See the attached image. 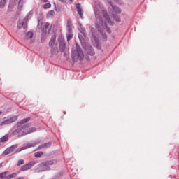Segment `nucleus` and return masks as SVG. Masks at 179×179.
Here are the masks:
<instances>
[{
    "label": "nucleus",
    "instance_id": "a878e982",
    "mask_svg": "<svg viewBox=\"0 0 179 179\" xmlns=\"http://www.w3.org/2000/svg\"><path fill=\"white\" fill-rule=\"evenodd\" d=\"M44 153L43 152L38 151L34 153L35 157H41L42 155H43Z\"/></svg>",
    "mask_w": 179,
    "mask_h": 179
},
{
    "label": "nucleus",
    "instance_id": "c85d7f7f",
    "mask_svg": "<svg viewBox=\"0 0 179 179\" xmlns=\"http://www.w3.org/2000/svg\"><path fill=\"white\" fill-rule=\"evenodd\" d=\"M72 37H73V34L72 33H69L67 34V41H69L72 39Z\"/></svg>",
    "mask_w": 179,
    "mask_h": 179
},
{
    "label": "nucleus",
    "instance_id": "c03bdc74",
    "mask_svg": "<svg viewBox=\"0 0 179 179\" xmlns=\"http://www.w3.org/2000/svg\"><path fill=\"white\" fill-rule=\"evenodd\" d=\"M71 2H72V1H73V0H70Z\"/></svg>",
    "mask_w": 179,
    "mask_h": 179
},
{
    "label": "nucleus",
    "instance_id": "1a4fd4ad",
    "mask_svg": "<svg viewBox=\"0 0 179 179\" xmlns=\"http://www.w3.org/2000/svg\"><path fill=\"white\" fill-rule=\"evenodd\" d=\"M34 164H36L35 162H30L29 163L22 166L20 170L21 171H26V170H30V169H31L32 166H34Z\"/></svg>",
    "mask_w": 179,
    "mask_h": 179
},
{
    "label": "nucleus",
    "instance_id": "79ce46f5",
    "mask_svg": "<svg viewBox=\"0 0 179 179\" xmlns=\"http://www.w3.org/2000/svg\"><path fill=\"white\" fill-rule=\"evenodd\" d=\"M1 114H2V111H0V115H1Z\"/></svg>",
    "mask_w": 179,
    "mask_h": 179
},
{
    "label": "nucleus",
    "instance_id": "37998d69",
    "mask_svg": "<svg viewBox=\"0 0 179 179\" xmlns=\"http://www.w3.org/2000/svg\"><path fill=\"white\" fill-rule=\"evenodd\" d=\"M116 2L118 1V0H115Z\"/></svg>",
    "mask_w": 179,
    "mask_h": 179
},
{
    "label": "nucleus",
    "instance_id": "4be33fe9",
    "mask_svg": "<svg viewBox=\"0 0 179 179\" xmlns=\"http://www.w3.org/2000/svg\"><path fill=\"white\" fill-rule=\"evenodd\" d=\"M112 17H113V19H114V20H115L116 22H117L118 23H120V22H121V17H120V16H118L117 15L112 14Z\"/></svg>",
    "mask_w": 179,
    "mask_h": 179
},
{
    "label": "nucleus",
    "instance_id": "b1692460",
    "mask_svg": "<svg viewBox=\"0 0 179 179\" xmlns=\"http://www.w3.org/2000/svg\"><path fill=\"white\" fill-rule=\"evenodd\" d=\"M55 163H57V161H55L54 159L46 161V164H48V167H49V166H52L53 164H55Z\"/></svg>",
    "mask_w": 179,
    "mask_h": 179
},
{
    "label": "nucleus",
    "instance_id": "f03ea898",
    "mask_svg": "<svg viewBox=\"0 0 179 179\" xmlns=\"http://www.w3.org/2000/svg\"><path fill=\"white\" fill-rule=\"evenodd\" d=\"M92 34V43L98 50L101 48V45H100V34L102 36V38L103 41H107V35L106 34H103V30L101 28H98V30L92 29L91 30Z\"/></svg>",
    "mask_w": 179,
    "mask_h": 179
},
{
    "label": "nucleus",
    "instance_id": "cd10ccee",
    "mask_svg": "<svg viewBox=\"0 0 179 179\" xmlns=\"http://www.w3.org/2000/svg\"><path fill=\"white\" fill-rule=\"evenodd\" d=\"M54 15H55V12H54V10H51L49 13H48L47 16L48 17H52Z\"/></svg>",
    "mask_w": 179,
    "mask_h": 179
},
{
    "label": "nucleus",
    "instance_id": "9b49d317",
    "mask_svg": "<svg viewBox=\"0 0 179 179\" xmlns=\"http://www.w3.org/2000/svg\"><path fill=\"white\" fill-rule=\"evenodd\" d=\"M50 27V24L47 23L45 26L43 27L41 29V38H45V35L47 34V30Z\"/></svg>",
    "mask_w": 179,
    "mask_h": 179
},
{
    "label": "nucleus",
    "instance_id": "0eeeda50",
    "mask_svg": "<svg viewBox=\"0 0 179 179\" xmlns=\"http://www.w3.org/2000/svg\"><path fill=\"white\" fill-rule=\"evenodd\" d=\"M38 167L39 169H36L38 173H41L43 171H48V170H50V166H48L46 162L39 164Z\"/></svg>",
    "mask_w": 179,
    "mask_h": 179
},
{
    "label": "nucleus",
    "instance_id": "ea45409f",
    "mask_svg": "<svg viewBox=\"0 0 179 179\" xmlns=\"http://www.w3.org/2000/svg\"><path fill=\"white\" fill-rule=\"evenodd\" d=\"M17 179H24V178L21 177V178H18Z\"/></svg>",
    "mask_w": 179,
    "mask_h": 179
},
{
    "label": "nucleus",
    "instance_id": "393cba45",
    "mask_svg": "<svg viewBox=\"0 0 179 179\" xmlns=\"http://www.w3.org/2000/svg\"><path fill=\"white\" fill-rule=\"evenodd\" d=\"M6 4V0H1L0 1V8L3 9V8H5Z\"/></svg>",
    "mask_w": 179,
    "mask_h": 179
},
{
    "label": "nucleus",
    "instance_id": "6ab92c4d",
    "mask_svg": "<svg viewBox=\"0 0 179 179\" xmlns=\"http://www.w3.org/2000/svg\"><path fill=\"white\" fill-rule=\"evenodd\" d=\"M9 141V135L6 134L5 136L0 138V143H5V142H8Z\"/></svg>",
    "mask_w": 179,
    "mask_h": 179
},
{
    "label": "nucleus",
    "instance_id": "423d86ee",
    "mask_svg": "<svg viewBox=\"0 0 179 179\" xmlns=\"http://www.w3.org/2000/svg\"><path fill=\"white\" fill-rule=\"evenodd\" d=\"M8 173L9 171H5L1 173H0V179H13L15 178L17 174L15 173H13L12 174L8 175Z\"/></svg>",
    "mask_w": 179,
    "mask_h": 179
},
{
    "label": "nucleus",
    "instance_id": "6e6552de",
    "mask_svg": "<svg viewBox=\"0 0 179 179\" xmlns=\"http://www.w3.org/2000/svg\"><path fill=\"white\" fill-rule=\"evenodd\" d=\"M37 143H27L25 146L22 147L20 149H18L15 151V153H20L22 150H26V149H30V148H34Z\"/></svg>",
    "mask_w": 179,
    "mask_h": 179
},
{
    "label": "nucleus",
    "instance_id": "72a5a7b5",
    "mask_svg": "<svg viewBox=\"0 0 179 179\" xmlns=\"http://www.w3.org/2000/svg\"><path fill=\"white\" fill-rule=\"evenodd\" d=\"M55 10L56 12H61V8L59 7V6H55Z\"/></svg>",
    "mask_w": 179,
    "mask_h": 179
},
{
    "label": "nucleus",
    "instance_id": "20e7f679",
    "mask_svg": "<svg viewBox=\"0 0 179 179\" xmlns=\"http://www.w3.org/2000/svg\"><path fill=\"white\" fill-rule=\"evenodd\" d=\"M85 55H83V51L79 46H76V48L72 50L71 52V58L73 62H76L77 61H83V58Z\"/></svg>",
    "mask_w": 179,
    "mask_h": 179
},
{
    "label": "nucleus",
    "instance_id": "7ed1b4c3",
    "mask_svg": "<svg viewBox=\"0 0 179 179\" xmlns=\"http://www.w3.org/2000/svg\"><path fill=\"white\" fill-rule=\"evenodd\" d=\"M101 10V9L100 8V6H98V7L95 6L94 8V12L96 17V26L97 29H100V27H103V29H104V30H106L107 33L110 34L111 33V29L108 28V26H107V23L103 22V17L100 15Z\"/></svg>",
    "mask_w": 179,
    "mask_h": 179
},
{
    "label": "nucleus",
    "instance_id": "4c0bfd02",
    "mask_svg": "<svg viewBox=\"0 0 179 179\" xmlns=\"http://www.w3.org/2000/svg\"><path fill=\"white\" fill-rule=\"evenodd\" d=\"M60 2H62V3H65V0H59Z\"/></svg>",
    "mask_w": 179,
    "mask_h": 179
},
{
    "label": "nucleus",
    "instance_id": "c9c22d12",
    "mask_svg": "<svg viewBox=\"0 0 179 179\" xmlns=\"http://www.w3.org/2000/svg\"><path fill=\"white\" fill-rule=\"evenodd\" d=\"M68 33H72V27H66Z\"/></svg>",
    "mask_w": 179,
    "mask_h": 179
},
{
    "label": "nucleus",
    "instance_id": "4468645a",
    "mask_svg": "<svg viewBox=\"0 0 179 179\" xmlns=\"http://www.w3.org/2000/svg\"><path fill=\"white\" fill-rule=\"evenodd\" d=\"M76 8L78 12V15H79V16L82 17V16H83V10L82 9V5L78 3L76 5Z\"/></svg>",
    "mask_w": 179,
    "mask_h": 179
},
{
    "label": "nucleus",
    "instance_id": "aec40b11",
    "mask_svg": "<svg viewBox=\"0 0 179 179\" xmlns=\"http://www.w3.org/2000/svg\"><path fill=\"white\" fill-rule=\"evenodd\" d=\"M47 148H51V143L48 142V143H45L44 144L41 145L38 147V149H47Z\"/></svg>",
    "mask_w": 179,
    "mask_h": 179
},
{
    "label": "nucleus",
    "instance_id": "e433bc0d",
    "mask_svg": "<svg viewBox=\"0 0 179 179\" xmlns=\"http://www.w3.org/2000/svg\"><path fill=\"white\" fill-rule=\"evenodd\" d=\"M41 1H42V2H44V3L48 2V0H41Z\"/></svg>",
    "mask_w": 179,
    "mask_h": 179
},
{
    "label": "nucleus",
    "instance_id": "2eb2a0df",
    "mask_svg": "<svg viewBox=\"0 0 179 179\" xmlns=\"http://www.w3.org/2000/svg\"><path fill=\"white\" fill-rule=\"evenodd\" d=\"M17 118H18L17 115H14V116L8 117L7 120H8L9 124H13V122H16V121H17Z\"/></svg>",
    "mask_w": 179,
    "mask_h": 179
},
{
    "label": "nucleus",
    "instance_id": "f3484780",
    "mask_svg": "<svg viewBox=\"0 0 179 179\" xmlns=\"http://www.w3.org/2000/svg\"><path fill=\"white\" fill-rule=\"evenodd\" d=\"M103 17L105 18L107 23H108V24H110V26H114V22L111 21V20L110 19V16H108V15L104 14Z\"/></svg>",
    "mask_w": 179,
    "mask_h": 179
},
{
    "label": "nucleus",
    "instance_id": "58836bf2",
    "mask_svg": "<svg viewBox=\"0 0 179 179\" xmlns=\"http://www.w3.org/2000/svg\"><path fill=\"white\" fill-rule=\"evenodd\" d=\"M3 164L0 163V169H1V167H3Z\"/></svg>",
    "mask_w": 179,
    "mask_h": 179
},
{
    "label": "nucleus",
    "instance_id": "bb28decb",
    "mask_svg": "<svg viewBox=\"0 0 179 179\" xmlns=\"http://www.w3.org/2000/svg\"><path fill=\"white\" fill-rule=\"evenodd\" d=\"M9 121L8 120V119H6V120L3 121L1 122L0 125L1 127H3L5 125H9Z\"/></svg>",
    "mask_w": 179,
    "mask_h": 179
},
{
    "label": "nucleus",
    "instance_id": "9d476101",
    "mask_svg": "<svg viewBox=\"0 0 179 179\" xmlns=\"http://www.w3.org/2000/svg\"><path fill=\"white\" fill-rule=\"evenodd\" d=\"M78 38L81 43L85 41V38H86V30L84 29H80V33L78 34Z\"/></svg>",
    "mask_w": 179,
    "mask_h": 179
},
{
    "label": "nucleus",
    "instance_id": "f257e3e1",
    "mask_svg": "<svg viewBox=\"0 0 179 179\" xmlns=\"http://www.w3.org/2000/svg\"><path fill=\"white\" fill-rule=\"evenodd\" d=\"M29 121L30 117H27L17 122V124L15 125L13 128L10 131V135L15 136V138H23V136H26V135H29V134L36 132V128H30V124L23 125Z\"/></svg>",
    "mask_w": 179,
    "mask_h": 179
},
{
    "label": "nucleus",
    "instance_id": "473e14b6",
    "mask_svg": "<svg viewBox=\"0 0 179 179\" xmlns=\"http://www.w3.org/2000/svg\"><path fill=\"white\" fill-rule=\"evenodd\" d=\"M21 164H24V160L19 159L17 162V166H21Z\"/></svg>",
    "mask_w": 179,
    "mask_h": 179
},
{
    "label": "nucleus",
    "instance_id": "dca6fc26",
    "mask_svg": "<svg viewBox=\"0 0 179 179\" xmlns=\"http://www.w3.org/2000/svg\"><path fill=\"white\" fill-rule=\"evenodd\" d=\"M59 45L60 52H64V51H65V48H66V45H65V42L59 41Z\"/></svg>",
    "mask_w": 179,
    "mask_h": 179
},
{
    "label": "nucleus",
    "instance_id": "a19ab883",
    "mask_svg": "<svg viewBox=\"0 0 179 179\" xmlns=\"http://www.w3.org/2000/svg\"><path fill=\"white\" fill-rule=\"evenodd\" d=\"M64 114H66V111H64Z\"/></svg>",
    "mask_w": 179,
    "mask_h": 179
},
{
    "label": "nucleus",
    "instance_id": "412c9836",
    "mask_svg": "<svg viewBox=\"0 0 179 179\" xmlns=\"http://www.w3.org/2000/svg\"><path fill=\"white\" fill-rule=\"evenodd\" d=\"M55 40H57V38L55 36H52L51 39L49 42V46L50 47H54V45L55 44Z\"/></svg>",
    "mask_w": 179,
    "mask_h": 179
},
{
    "label": "nucleus",
    "instance_id": "ddd939ff",
    "mask_svg": "<svg viewBox=\"0 0 179 179\" xmlns=\"http://www.w3.org/2000/svg\"><path fill=\"white\" fill-rule=\"evenodd\" d=\"M108 3L110 5V6H112L113 10L115 12V13H117V15L121 14V9H120V8H118L117 6H113L111 1H109Z\"/></svg>",
    "mask_w": 179,
    "mask_h": 179
},
{
    "label": "nucleus",
    "instance_id": "c756f323",
    "mask_svg": "<svg viewBox=\"0 0 179 179\" xmlns=\"http://www.w3.org/2000/svg\"><path fill=\"white\" fill-rule=\"evenodd\" d=\"M50 8H51V3H45L43 6V8H45V9H50Z\"/></svg>",
    "mask_w": 179,
    "mask_h": 179
},
{
    "label": "nucleus",
    "instance_id": "f704fd0d",
    "mask_svg": "<svg viewBox=\"0 0 179 179\" xmlns=\"http://www.w3.org/2000/svg\"><path fill=\"white\" fill-rule=\"evenodd\" d=\"M41 20H43V14H39L38 15V21L40 22Z\"/></svg>",
    "mask_w": 179,
    "mask_h": 179
},
{
    "label": "nucleus",
    "instance_id": "5701e85b",
    "mask_svg": "<svg viewBox=\"0 0 179 179\" xmlns=\"http://www.w3.org/2000/svg\"><path fill=\"white\" fill-rule=\"evenodd\" d=\"M33 32L29 31L26 34L25 38L26 40H30L31 38H33Z\"/></svg>",
    "mask_w": 179,
    "mask_h": 179
},
{
    "label": "nucleus",
    "instance_id": "2f4dec72",
    "mask_svg": "<svg viewBox=\"0 0 179 179\" xmlns=\"http://www.w3.org/2000/svg\"><path fill=\"white\" fill-rule=\"evenodd\" d=\"M43 27V20L38 21V29H41Z\"/></svg>",
    "mask_w": 179,
    "mask_h": 179
},
{
    "label": "nucleus",
    "instance_id": "a211bd4d",
    "mask_svg": "<svg viewBox=\"0 0 179 179\" xmlns=\"http://www.w3.org/2000/svg\"><path fill=\"white\" fill-rule=\"evenodd\" d=\"M86 52L87 54H89V55H94L95 52H94V50H93V48L92 46H89L88 48H86Z\"/></svg>",
    "mask_w": 179,
    "mask_h": 179
},
{
    "label": "nucleus",
    "instance_id": "7c9ffc66",
    "mask_svg": "<svg viewBox=\"0 0 179 179\" xmlns=\"http://www.w3.org/2000/svg\"><path fill=\"white\" fill-rule=\"evenodd\" d=\"M66 27H72V20L69 19L67 22Z\"/></svg>",
    "mask_w": 179,
    "mask_h": 179
},
{
    "label": "nucleus",
    "instance_id": "f8f14e48",
    "mask_svg": "<svg viewBox=\"0 0 179 179\" xmlns=\"http://www.w3.org/2000/svg\"><path fill=\"white\" fill-rule=\"evenodd\" d=\"M17 148V145H14L7 148L4 151V155H10V153H13L15 152V149Z\"/></svg>",
    "mask_w": 179,
    "mask_h": 179
},
{
    "label": "nucleus",
    "instance_id": "39448f33",
    "mask_svg": "<svg viewBox=\"0 0 179 179\" xmlns=\"http://www.w3.org/2000/svg\"><path fill=\"white\" fill-rule=\"evenodd\" d=\"M33 13H34L33 10L29 11L23 20H20L18 21V24H17L18 29H22V28L27 29V22L29 19L33 17Z\"/></svg>",
    "mask_w": 179,
    "mask_h": 179
}]
</instances>
